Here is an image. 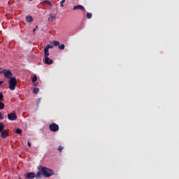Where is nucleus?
Segmentation results:
<instances>
[{
    "mask_svg": "<svg viewBox=\"0 0 179 179\" xmlns=\"http://www.w3.org/2000/svg\"><path fill=\"white\" fill-rule=\"evenodd\" d=\"M41 173L42 176H43V177H45L46 178H48L51 177V176H54L55 174L54 171H52V169H50L44 166L41 168Z\"/></svg>",
    "mask_w": 179,
    "mask_h": 179,
    "instance_id": "1",
    "label": "nucleus"
},
{
    "mask_svg": "<svg viewBox=\"0 0 179 179\" xmlns=\"http://www.w3.org/2000/svg\"><path fill=\"white\" fill-rule=\"evenodd\" d=\"M8 83V88L10 89V90H15L16 89V85H17V80H16V78L13 77L10 79Z\"/></svg>",
    "mask_w": 179,
    "mask_h": 179,
    "instance_id": "2",
    "label": "nucleus"
},
{
    "mask_svg": "<svg viewBox=\"0 0 179 179\" xmlns=\"http://www.w3.org/2000/svg\"><path fill=\"white\" fill-rule=\"evenodd\" d=\"M48 57H50V53H44L43 62L46 64V65H51L53 61Z\"/></svg>",
    "mask_w": 179,
    "mask_h": 179,
    "instance_id": "3",
    "label": "nucleus"
},
{
    "mask_svg": "<svg viewBox=\"0 0 179 179\" xmlns=\"http://www.w3.org/2000/svg\"><path fill=\"white\" fill-rule=\"evenodd\" d=\"M49 129L52 132H57V131H59V126L56 123H52L49 125Z\"/></svg>",
    "mask_w": 179,
    "mask_h": 179,
    "instance_id": "4",
    "label": "nucleus"
},
{
    "mask_svg": "<svg viewBox=\"0 0 179 179\" xmlns=\"http://www.w3.org/2000/svg\"><path fill=\"white\" fill-rule=\"evenodd\" d=\"M3 73L5 78H6L7 79H12L13 78L12 76H13V73H12L10 70L4 69L3 70Z\"/></svg>",
    "mask_w": 179,
    "mask_h": 179,
    "instance_id": "5",
    "label": "nucleus"
},
{
    "mask_svg": "<svg viewBox=\"0 0 179 179\" xmlns=\"http://www.w3.org/2000/svg\"><path fill=\"white\" fill-rule=\"evenodd\" d=\"M8 118L10 121H16L17 115L15 113H10L8 114Z\"/></svg>",
    "mask_w": 179,
    "mask_h": 179,
    "instance_id": "6",
    "label": "nucleus"
},
{
    "mask_svg": "<svg viewBox=\"0 0 179 179\" xmlns=\"http://www.w3.org/2000/svg\"><path fill=\"white\" fill-rule=\"evenodd\" d=\"M27 179H34L36 178V173L34 172H29L25 175Z\"/></svg>",
    "mask_w": 179,
    "mask_h": 179,
    "instance_id": "7",
    "label": "nucleus"
},
{
    "mask_svg": "<svg viewBox=\"0 0 179 179\" xmlns=\"http://www.w3.org/2000/svg\"><path fill=\"white\" fill-rule=\"evenodd\" d=\"M1 136L3 139H6V138H8V136H9V133H8V130H3L1 131Z\"/></svg>",
    "mask_w": 179,
    "mask_h": 179,
    "instance_id": "8",
    "label": "nucleus"
},
{
    "mask_svg": "<svg viewBox=\"0 0 179 179\" xmlns=\"http://www.w3.org/2000/svg\"><path fill=\"white\" fill-rule=\"evenodd\" d=\"M73 9V10H76L78 9H80V10H83V11L86 10V9L82 5L75 6Z\"/></svg>",
    "mask_w": 179,
    "mask_h": 179,
    "instance_id": "9",
    "label": "nucleus"
},
{
    "mask_svg": "<svg viewBox=\"0 0 179 179\" xmlns=\"http://www.w3.org/2000/svg\"><path fill=\"white\" fill-rule=\"evenodd\" d=\"M49 48H54V46L52 45H47L45 48H44V53L45 54H50V52L48 51Z\"/></svg>",
    "mask_w": 179,
    "mask_h": 179,
    "instance_id": "10",
    "label": "nucleus"
},
{
    "mask_svg": "<svg viewBox=\"0 0 179 179\" xmlns=\"http://www.w3.org/2000/svg\"><path fill=\"white\" fill-rule=\"evenodd\" d=\"M26 20L27 22H28V23H31L33 20H34V19L33 18V17H31V15H27L26 17Z\"/></svg>",
    "mask_w": 179,
    "mask_h": 179,
    "instance_id": "11",
    "label": "nucleus"
},
{
    "mask_svg": "<svg viewBox=\"0 0 179 179\" xmlns=\"http://www.w3.org/2000/svg\"><path fill=\"white\" fill-rule=\"evenodd\" d=\"M39 171L36 173V178H40L41 177V175H43V173L41 172V169L38 168Z\"/></svg>",
    "mask_w": 179,
    "mask_h": 179,
    "instance_id": "12",
    "label": "nucleus"
},
{
    "mask_svg": "<svg viewBox=\"0 0 179 179\" xmlns=\"http://www.w3.org/2000/svg\"><path fill=\"white\" fill-rule=\"evenodd\" d=\"M5 129V124L0 122V133Z\"/></svg>",
    "mask_w": 179,
    "mask_h": 179,
    "instance_id": "13",
    "label": "nucleus"
},
{
    "mask_svg": "<svg viewBox=\"0 0 179 179\" xmlns=\"http://www.w3.org/2000/svg\"><path fill=\"white\" fill-rule=\"evenodd\" d=\"M51 44H52V45H54L55 47H58L59 45V43L58 42V41H53Z\"/></svg>",
    "mask_w": 179,
    "mask_h": 179,
    "instance_id": "14",
    "label": "nucleus"
},
{
    "mask_svg": "<svg viewBox=\"0 0 179 179\" xmlns=\"http://www.w3.org/2000/svg\"><path fill=\"white\" fill-rule=\"evenodd\" d=\"M39 91L40 90L38 87H34L33 90V92L34 93V94H38Z\"/></svg>",
    "mask_w": 179,
    "mask_h": 179,
    "instance_id": "15",
    "label": "nucleus"
},
{
    "mask_svg": "<svg viewBox=\"0 0 179 179\" xmlns=\"http://www.w3.org/2000/svg\"><path fill=\"white\" fill-rule=\"evenodd\" d=\"M3 108H5V103L0 101V110H3Z\"/></svg>",
    "mask_w": 179,
    "mask_h": 179,
    "instance_id": "16",
    "label": "nucleus"
},
{
    "mask_svg": "<svg viewBox=\"0 0 179 179\" xmlns=\"http://www.w3.org/2000/svg\"><path fill=\"white\" fill-rule=\"evenodd\" d=\"M43 3H48V5H50V6H52V3H51V1L50 0H45L43 1Z\"/></svg>",
    "mask_w": 179,
    "mask_h": 179,
    "instance_id": "17",
    "label": "nucleus"
},
{
    "mask_svg": "<svg viewBox=\"0 0 179 179\" xmlns=\"http://www.w3.org/2000/svg\"><path fill=\"white\" fill-rule=\"evenodd\" d=\"M93 16V14L92 13H87V19H92V17Z\"/></svg>",
    "mask_w": 179,
    "mask_h": 179,
    "instance_id": "18",
    "label": "nucleus"
},
{
    "mask_svg": "<svg viewBox=\"0 0 179 179\" xmlns=\"http://www.w3.org/2000/svg\"><path fill=\"white\" fill-rule=\"evenodd\" d=\"M59 50H65V45L64 44H62V45H59Z\"/></svg>",
    "mask_w": 179,
    "mask_h": 179,
    "instance_id": "19",
    "label": "nucleus"
},
{
    "mask_svg": "<svg viewBox=\"0 0 179 179\" xmlns=\"http://www.w3.org/2000/svg\"><path fill=\"white\" fill-rule=\"evenodd\" d=\"M32 82L34 83V82H37V76L34 75L32 78Z\"/></svg>",
    "mask_w": 179,
    "mask_h": 179,
    "instance_id": "20",
    "label": "nucleus"
},
{
    "mask_svg": "<svg viewBox=\"0 0 179 179\" xmlns=\"http://www.w3.org/2000/svg\"><path fill=\"white\" fill-rule=\"evenodd\" d=\"M16 134H18V135L22 134V129H17L15 130Z\"/></svg>",
    "mask_w": 179,
    "mask_h": 179,
    "instance_id": "21",
    "label": "nucleus"
},
{
    "mask_svg": "<svg viewBox=\"0 0 179 179\" xmlns=\"http://www.w3.org/2000/svg\"><path fill=\"white\" fill-rule=\"evenodd\" d=\"M65 1L66 0H62L60 1V6H61V8H64V3H65Z\"/></svg>",
    "mask_w": 179,
    "mask_h": 179,
    "instance_id": "22",
    "label": "nucleus"
},
{
    "mask_svg": "<svg viewBox=\"0 0 179 179\" xmlns=\"http://www.w3.org/2000/svg\"><path fill=\"white\" fill-rule=\"evenodd\" d=\"M63 150H64V147H62V145H59L58 147V150H59L60 153L62 152Z\"/></svg>",
    "mask_w": 179,
    "mask_h": 179,
    "instance_id": "23",
    "label": "nucleus"
},
{
    "mask_svg": "<svg viewBox=\"0 0 179 179\" xmlns=\"http://www.w3.org/2000/svg\"><path fill=\"white\" fill-rule=\"evenodd\" d=\"M2 100H3V94L0 92V101H2Z\"/></svg>",
    "mask_w": 179,
    "mask_h": 179,
    "instance_id": "24",
    "label": "nucleus"
},
{
    "mask_svg": "<svg viewBox=\"0 0 179 179\" xmlns=\"http://www.w3.org/2000/svg\"><path fill=\"white\" fill-rule=\"evenodd\" d=\"M0 120H5V115L0 112Z\"/></svg>",
    "mask_w": 179,
    "mask_h": 179,
    "instance_id": "25",
    "label": "nucleus"
},
{
    "mask_svg": "<svg viewBox=\"0 0 179 179\" xmlns=\"http://www.w3.org/2000/svg\"><path fill=\"white\" fill-rule=\"evenodd\" d=\"M27 145L29 148H31V143H30V141H27Z\"/></svg>",
    "mask_w": 179,
    "mask_h": 179,
    "instance_id": "26",
    "label": "nucleus"
},
{
    "mask_svg": "<svg viewBox=\"0 0 179 179\" xmlns=\"http://www.w3.org/2000/svg\"><path fill=\"white\" fill-rule=\"evenodd\" d=\"M50 17H52V19H55V16H54V15L52 14L50 15Z\"/></svg>",
    "mask_w": 179,
    "mask_h": 179,
    "instance_id": "27",
    "label": "nucleus"
},
{
    "mask_svg": "<svg viewBox=\"0 0 179 179\" xmlns=\"http://www.w3.org/2000/svg\"><path fill=\"white\" fill-rule=\"evenodd\" d=\"M3 83V81H0V86Z\"/></svg>",
    "mask_w": 179,
    "mask_h": 179,
    "instance_id": "28",
    "label": "nucleus"
},
{
    "mask_svg": "<svg viewBox=\"0 0 179 179\" xmlns=\"http://www.w3.org/2000/svg\"><path fill=\"white\" fill-rule=\"evenodd\" d=\"M38 84V83H35V86H37V85Z\"/></svg>",
    "mask_w": 179,
    "mask_h": 179,
    "instance_id": "29",
    "label": "nucleus"
},
{
    "mask_svg": "<svg viewBox=\"0 0 179 179\" xmlns=\"http://www.w3.org/2000/svg\"><path fill=\"white\" fill-rule=\"evenodd\" d=\"M34 31H36V29H34Z\"/></svg>",
    "mask_w": 179,
    "mask_h": 179,
    "instance_id": "30",
    "label": "nucleus"
},
{
    "mask_svg": "<svg viewBox=\"0 0 179 179\" xmlns=\"http://www.w3.org/2000/svg\"><path fill=\"white\" fill-rule=\"evenodd\" d=\"M19 179H22V178H19Z\"/></svg>",
    "mask_w": 179,
    "mask_h": 179,
    "instance_id": "31",
    "label": "nucleus"
},
{
    "mask_svg": "<svg viewBox=\"0 0 179 179\" xmlns=\"http://www.w3.org/2000/svg\"><path fill=\"white\" fill-rule=\"evenodd\" d=\"M29 1H33V0H29Z\"/></svg>",
    "mask_w": 179,
    "mask_h": 179,
    "instance_id": "32",
    "label": "nucleus"
}]
</instances>
